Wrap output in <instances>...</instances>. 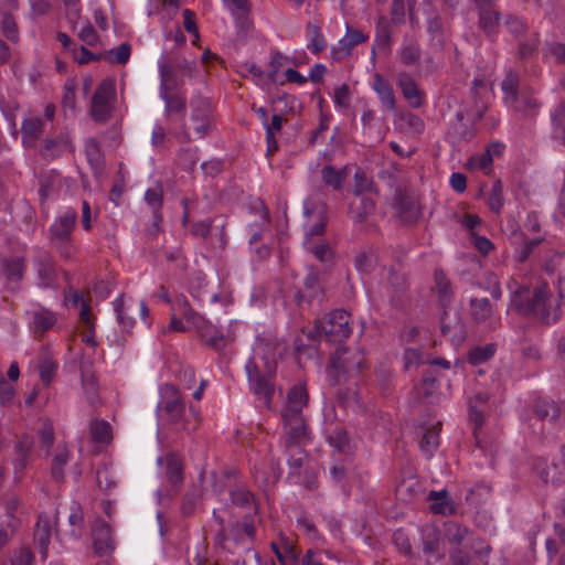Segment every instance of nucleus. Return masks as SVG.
<instances>
[{
  "mask_svg": "<svg viewBox=\"0 0 565 565\" xmlns=\"http://www.w3.org/2000/svg\"><path fill=\"white\" fill-rule=\"evenodd\" d=\"M96 482L99 489L103 490L106 494L113 492L117 487L116 476L108 467H102L97 469Z\"/></svg>",
  "mask_w": 565,
  "mask_h": 565,
  "instance_id": "49",
  "label": "nucleus"
},
{
  "mask_svg": "<svg viewBox=\"0 0 565 565\" xmlns=\"http://www.w3.org/2000/svg\"><path fill=\"white\" fill-rule=\"evenodd\" d=\"M191 120L195 124L196 138H204L213 128L210 103L203 97L191 100Z\"/></svg>",
  "mask_w": 565,
  "mask_h": 565,
  "instance_id": "11",
  "label": "nucleus"
},
{
  "mask_svg": "<svg viewBox=\"0 0 565 565\" xmlns=\"http://www.w3.org/2000/svg\"><path fill=\"white\" fill-rule=\"evenodd\" d=\"M57 370V363L51 359H44L39 365L40 379L45 385H50Z\"/></svg>",
  "mask_w": 565,
  "mask_h": 565,
  "instance_id": "64",
  "label": "nucleus"
},
{
  "mask_svg": "<svg viewBox=\"0 0 565 565\" xmlns=\"http://www.w3.org/2000/svg\"><path fill=\"white\" fill-rule=\"evenodd\" d=\"M504 26L515 39H521L527 32L526 23L520 17L513 14H508L504 18Z\"/></svg>",
  "mask_w": 565,
  "mask_h": 565,
  "instance_id": "58",
  "label": "nucleus"
},
{
  "mask_svg": "<svg viewBox=\"0 0 565 565\" xmlns=\"http://www.w3.org/2000/svg\"><path fill=\"white\" fill-rule=\"evenodd\" d=\"M77 220V212L74 209L66 210L50 226V241L64 239L72 237L73 230Z\"/></svg>",
  "mask_w": 565,
  "mask_h": 565,
  "instance_id": "15",
  "label": "nucleus"
},
{
  "mask_svg": "<svg viewBox=\"0 0 565 565\" xmlns=\"http://www.w3.org/2000/svg\"><path fill=\"white\" fill-rule=\"evenodd\" d=\"M21 505V500L17 495H10L4 502V515L1 520L20 526V520L17 516L18 510Z\"/></svg>",
  "mask_w": 565,
  "mask_h": 565,
  "instance_id": "57",
  "label": "nucleus"
},
{
  "mask_svg": "<svg viewBox=\"0 0 565 565\" xmlns=\"http://www.w3.org/2000/svg\"><path fill=\"white\" fill-rule=\"evenodd\" d=\"M1 32L8 41L18 43L20 40L19 26L15 22L14 17L10 13V10H3L1 13Z\"/></svg>",
  "mask_w": 565,
  "mask_h": 565,
  "instance_id": "45",
  "label": "nucleus"
},
{
  "mask_svg": "<svg viewBox=\"0 0 565 565\" xmlns=\"http://www.w3.org/2000/svg\"><path fill=\"white\" fill-rule=\"evenodd\" d=\"M157 412L168 423L181 425L188 434L195 431L199 427V413L193 407H190L188 412L185 411L180 392L171 384L161 387V399Z\"/></svg>",
  "mask_w": 565,
  "mask_h": 565,
  "instance_id": "2",
  "label": "nucleus"
},
{
  "mask_svg": "<svg viewBox=\"0 0 565 565\" xmlns=\"http://www.w3.org/2000/svg\"><path fill=\"white\" fill-rule=\"evenodd\" d=\"M285 454L288 456L287 463L289 466L290 475H298L303 466V461L306 458V454L305 450L302 449V446H294L289 450L285 448Z\"/></svg>",
  "mask_w": 565,
  "mask_h": 565,
  "instance_id": "53",
  "label": "nucleus"
},
{
  "mask_svg": "<svg viewBox=\"0 0 565 565\" xmlns=\"http://www.w3.org/2000/svg\"><path fill=\"white\" fill-rule=\"evenodd\" d=\"M93 545L99 556L110 555L115 551L113 530L105 521H97L94 525Z\"/></svg>",
  "mask_w": 565,
  "mask_h": 565,
  "instance_id": "13",
  "label": "nucleus"
},
{
  "mask_svg": "<svg viewBox=\"0 0 565 565\" xmlns=\"http://www.w3.org/2000/svg\"><path fill=\"white\" fill-rule=\"evenodd\" d=\"M375 212V202L369 196H358L349 207V215L355 223H363Z\"/></svg>",
  "mask_w": 565,
  "mask_h": 565,
  "instance_id": "28",
  "label": "nucleus"
},
{
  "mask_svg": "<svg viewBox=\"0 0 565 565\" xmlns=\"http://www.w3.org/2000/svg\"><path fill=\"white\" fill-rule=\"evenodd\" d=\"M145 201L151 207L153 213V218L156 221H162V202H163V190L160 184L149 188L145 193Z\"/></svg>",
  "mask_w": 565,
  "mask_h": 565,
  "instance_id": "42",
  "label": "nucleus"
},
{
  "mask_svg": "<svg viewBox=\"0 0 565 565\" xmlns=\"http://www.w3.org/2000/svg\"><path fill=\"white\" fill-rule=\"evenodd\" d=\"M470 313L477 323L489 322L491 328H495V323L492 321L493 307L488 298H471Z\"/></svg>",
  "mask_w": 565,
  "mask_h": 565,
  "instance_id": "25",
  "label": "nucleus"
},
{
  "mask_svg": "<svg viewBox=\"0 0 565 565\" xmlns=\"http://www.w3.org/2000/svg\"><path fill=\"white\" fill-rule=\"evenodd\" d=\"M71 146V138L67 132H60L55 137H46L40 154L45 160L58 158L66 148Z\"/></svg>",
  "mask_w": 565,
  "mask_h": 565,
  "instance_id": "21",
  "label": "nucleus"
},
{
  "mask_svg": "<svg viewBox=\"0 0 565 565\" xmlns=\"http://www.w3.org/2000/svg\"><path fill=\"white\" fill-rule=\"evenodd\" d=\"M306 35L308 39L307 49L311 53L318 54L327 47V41L319 25L308 22L306 25Z\"/></svg>",
  "mask_w": 565,
  "mask_h": 565,
  "instance_id": "38",
  "label": "nucleus"
},
{
  "mask_svg": "<svg viewBox=\"0 0 565 565\" xmlns=\"http://www.w3.org/2000/svg\"><path fill=\"white\" fill-rule=\"evenodd\" d=\"M391 22L386 17H380L376 22L375 44L381 49L390 47L392 42Z\"/></svg>",
  "mask_w": 565,
  "mask_h": 565,
  "instance_id": "46",
  "label": "nucleus"
},
{
  "mask_svg": "<svg viewBox=\"0 0 565 565\" xmlns=\"http://www.w3.org/2000/svg\"><path fill=\"white\" fill-rule=\"evenodd\" d=\"M328 441L331 447L341 454H347L350 449L349 435L347 429L342 426H335L328 435Z\"/></svg>",
  "mask_w": 565,
  "mask_h": 565,
  "instance_id": "44",
  "label": "nucleus"
},
{
  "mask_svg": "<svg viewBox=\"0 0 565 565\" xmlns=\"http://www.w3.org/2000/svg\"><path fill=\"white\" fill-rule=\"evenodd\" d=\"M158 70L160 76L159 93H174L181 89L183 82L178 79L174 64L171 61L161 58L158 62Z\"/></svg>",
  "mask_w": 565,
  "mask_h": 565,
  "instance_id": "19",
  "label": "nucleus"
},
{
  "mask_svg": "<svg viewBox=\"0 0 565 565\" xmlns=\"http://www.w3.org/2000/svg\"><path fill=\"white\" fill-rule=\"evenodd\" d=\"M32 318L35 331H39L41 333H44L45 331L51 329L56 322L54 312L44 308L34 310L32 312Z\"/></svg>",
  "mask_w": 565,
  "mask_h": 565,
  "instance_id": "43",
  "label": "nucleus"
},
{
  "mask_svg": "<svg viewBox=\"0 0 565 565\" xmlns=\"http://www.w3.org/2000/svg\"><path fill=\"white\" fill-rule=\"evenodd\" d=\"M507 287L511 294L510 305L518 313L535 317L545 324L554 323L559 319V306L552 298L546 284L531 288L510 278Z\"/></svg>",
  "mask_w": 565,
  "mask_h": 565,
  "instance_id": "1",
  "label": "nucleus"
},
{
  "mask_svg": "<svg viewBox=\"0 0 565 565\" xmlns=\"http://www.w3.org/2000/svg\"><path fill=\"white\" fill-rule=\"evenodd\" d=\"M533 411L541 420H547L551 424H555L561 417L559 405L545 397H540L534 402Z\"/></svg>",
  "mask_w": 565,
  "mask_h": 565,
  "instance_id": "26",
  "label": "nucleus"
},
{
  "mask_svg": "<svg viewBox=\"0 0 565 565\" xmlns=\"http://www.w3.org/2000/svg\"><path fill=\"white\" fill-rule=\"evenodd\" d=\"M160 98L164 102V113L168 117L178 115L182 119L186 113V96L182 89L174 93H159Z\"/></svg>",
  "mask_w": 565,
  "mask_h": 565,
  "instance_id": "24",
  "label": "nucleus"
},
{
  "mask_svg": "<svg viewBox=\"0 0 565 565\" xmlns=\"http://www.w3.org/2000/svg\"><path fill=\"white\" fill-rule=\"evenodd\" d=\"M434 281L436 290L438 295L439 302L443 307L448 306L454 298V291L451 287L450 280L447 278L446 274L443 269H436L434 273Z\"/></svg>",
  "mask_w": 565,
  "mask_h": 565,
  "instance_id": "33",
  "label": "nucleus"
},
{
  "mask_svg": "<svg viewBox=\"0 0 565 565\" xmlns=\"http://www.w3.org/2000/svg\"><path fill=\"white\" fill-rule=\"evenodd\" d=\"M321 178L326 185L331 186L333 190H340L342 188L344 175L334 167L324 166L321 170Z\"/></svg>",
  "mask_w": 565,
  "mask_h": 565,
  "instance_id": "54",
  "label": "nucleus"
},
{
  "mask_svg": "<svg viewBox=\"0 0 565 565\" xmlns=\"http://www.w3.org/2000/svg\"><path fill=\"white\" fill-rule=\"evenodd\" d=\"M0 271L9 282L17 284L21 281L25 271L24 258L12 257L1 259Z\"/></svg>",
  "mask_w": 565,
  "mask_h": 565,
  "instance_id": "27",
  "label": "nucleus"
},
{
  "mask_svg": "<svg viewBox=\"0 0 565 565\" xmlns=\"http://www.w3.org/2000/svg\"><path fill=\"white\" fill-rule=\"evenodd\" d=\"M303 213L306 217H308L306 234L309 236L322 235L328 222L327 205L322 202L311 203L309 201H305Z\"/></svg>",
  "mask_w": 565,
  "mask_h": 565,
  "instance_id": "12",
  "label": "nucleus"
},
{
  "mask_svg": "<svg viewBox=\"0 0 565 565\" xmlns=\"http://www.w3.org/2000/svg\"><path fill=\"white\" fill-rule=\"evenodd\" d=\"M420 57V49L417 43L408 42L404 44L401 53L399 61L405 65H412L418 62Z\"/></svg>",
  "mask_w": 565,
  "mask_h": 565,
  "instance_id": "61",
  "label": "nucleus"
},
{
  "mask_svg": "<svg viewBox=\"0 0 565 565\" xmlns=\"http://www.w3.org/2000/svg\"><path fill=\"white\" fill-rule=\"evenodd\" d=\"M89 431L92 439L96 443L107 444L111 440V426L106 420L92 422Z\"/></svg>",
  "mask_w": 565,
  "mask_h": 565,
  "instance_id": "50",
  "label": "nucleus"
},
{
  "mask_svg": "<svg viewBox=\"0 0 565 565\" xmlns=\"http://www.w3.org/2000/svg\"><path fill=\"white\" fill-rule=\"evenodd\" d=\"M364 354L360 351H350L348 348H338L331 358V370L329 375L335 383H340L341 377H354L358 375L364 364Z\"/></svg>",
  "mask_w": 565,
  "mask_h": 565,
  "instance_id": "7",
  "label": "nucleus"
},
{
  "mask_svg": "<svg viewBox=\"0 0 565 565\" xmlns=\"http://www.w3.org/2000/svg\"><path fill=\"white\" fill-rule=\"evenodd\" d=\"M372 88L385 110L394 111L396 109V97L393 86L380 73L374 74Z\"/></svg>",
  "mask_w": 565,
  "mask_h": 565,
  "instance_id": "20",
  "label": "nucleus"
},
{
  "mask_svg": "<svg viewBox=\"0 0 565 565\" xmlns=\"http://www.w3.org/2000/svg\"><path fill=\"white\" fill-rule=\"evenodd\" d=\"M495 352V344L488 343L483 347L472 348L467 356L468 362L471 365H479L489 361Z\"/></svg>",
  "mask_w": 565,
  "mask_h": 565,
  "instance_id": "48",
  "label": "nucleus"
},
{
  "mask_svg": "<svg viewBox=\"0 0 565 565\" xmlns=\"http://www.w3.org/2000/svg\"><path fill=\"white\" fill-rule=\"evenodd\" d=\"M388 287L391 290V301L396 306L399 305L408 288L406 276L397 273L395 269H391L388 275Z\"/></svg>",
  "mask_w": 565,
  "mask_h": 565,
  "instance_id": "35",
  "label": "nucleus"
},
{
  "mask_svg": "<svg viewBox=\"0 0 565 565\" xmlns=\"http://www.w3.org/2000/svg\"><path fill=\"white\" fill-rule=\"evenodd\" d=\"M68 524L70 531L67 535L72 540H79L84 534V513L78 502L73 501L70 507Z\"/></svg>",
  "mask_w": 565,
  "mask_h": 565,
  "instance_id": "34",
  "label": "nucleus"
},
{
  "mask_svg": "<svg viewBox=\"0 0 565 565\" xmlns=\"http://www.w3.org/2000/svg\"><path fill=\"white\" fill-rule=\"evenodd\" d=\"M68 460L70 451L65 447L57 446L51 463V476L56 482L64 481V467L66 466Z\"/></svg>",
  "mask_w": 565,
  "mask_h": 565,
  "instance_id": "40",
  "label": "nucleus"
},
{
  "mask_svg": "<svg viewBox=\"0 0 565 565\" xmlns=\"http://www.w3.org/2000/svg\"><path fill=\"white\" fill-rule=\"evenodd\" d=\"M369 39L366 34L360 30L347 26L345 35L339 41L338 45L331 50L332 57L340 60L351 55L352 49Z\"/></svg>",
  "mask_w": 565,
  "mask_h": 565,
  "instance_id": "17",
  "label": "nucleus"
},
{
  "mask_svg": "<svg viewBox=\"0 0 565 565\" xmlns=\"http://www.w3.org/2000/svg\"><path fill=\"white\" fill-rule=\"evenodd\" d=\"M500 13L487 7L479 8V26L490 39H494L499 30Z\"/></svg>",
  "mask_w": 565,
  "mask_h": 565,
  "instance_id": "32",
  "label": "nucleus"
},
{
  "mask_svg": "<svg viewBox=\"0 0 565 565\" xmlns=\"http://www.w3.org/2000/svg\"><path fill=\"white\" fill-rule=\"evenodd\" d=\"M276 349V341L270 335H257L256 338V344H255V352L260 351L264 358L274 359V351Z\"/></svg>",
  "mask_w": 565,
  "mask_h": 565,
  "instance_id": "63",
  "label": "nucleus"
},
{
  "mask_svg": "<svg viewBox=\"0 0 565 565\" xmlns=\"http://www.w3.org/2000/svg\"><path fill=\"white\" fill-rule=\"evenodd\" d=\"M285 424V448L302 446L309 438V431L302 414L281 415Z\"/></svg>",
  "mask_w": 565,
  "mask_h": 565,
  "instance_id": "9",
  "label": "nucleus"
},
{
  "mask_svg": "<svg viewBox=\"0 0 565 565\" xmlns=\"http://www.w3.org/2000/svg\"><path fill=\"white\" fill-rule=\"evenodd\" d=\"M484 87L483 81L475 79L473 87L471 88V95L475 99V106L466 111H458L456 115L457 124L452 125L449 130V137L452 141L460 143L462 141H469L475 132L472 129H468L462 121L466 119L471 126L476 125L486 114L488 105L482 99L478 98L477 87Z\"/></svg>",
  "mask_w": 565,
  "mask_h": 565,
  "instance_id": "6",
  "label": "nucleus"
},
{
  "mask_svg": "<svg viewBox=\"0 0 565 565\" xmlns=\"http://www.w3.org/2000/svg\"><path fill=\"white\" fill-rule=\"evenodd\" d=\"M33 265L39 279V287L53 288L57 280V271L51 253L43 248H35Z\"/></svg>",
  "mask_w": 565,
  "mask_h": 565,
  "instance_id": "8",
  "label": "nucleus"
},
{
  "mask_svg": "<svg viewBox=\"0 0 565 565\" xmlns=\"http://www.w3.org/2000/svg\"><path fill=\"white\" fill-rule=\"evenodd\" d=\"M174 306H177L179 313L194 326L199 327L203 322V318L190 307L183 295L175 298Z\"/></svg>",
  "mask_w": 565,
  "mask_h": 565,
  "instance_id": "51",
  "label": "nucleus"
},
{
  "mask_svg": "<svg viewBox=\"0 0 565 565\" xmlns=\"http://www.w3.org/2000/svg\"><path fill=\"white\" fill-rule=\"evenodd\" d=\"M232 503L246 509L248 511L257 512L258 507L255 500V495L245 487H238L230 491Z\"/></svg>",
  "mask_w": 565,
  "mask_h": 565,
  "instance_id": "37",
  "label": "nucleus"
},
{
  "mask_svg": "<svg viewBox=\"0 0 565 565\" xmlns=\"http://www.w3.org/2000/svg\"><path fill=\"white\" fill-rule=\"evenodd\" d=\"M264 373L260 372L255 358H250L245 364L250 391L263 399L264 405L269 406L274 395V384L270 379L276 371V362L273 359L264 358Z\"/></svg>",
  "mask_w": 565,
  "mask_h": 565,
  "instance_id": "5",
  "label": "nucleus"
},
{
  "mask_svg": "<svg viewBox=\"0 0 565 565\" xmlns=\"http://www.w3.org/2000/svg\"><path fill=\"white\" fill-rule=\"evenodd\" d=\"M501 90L505 105L524 117H533L539 113L541 103L535 97L532 87L521 85L520 76L516 72L510 70L507 72L502 83Z\"/></svg>",
  "mask_w": 565,
  "mask_h": 565,
  "instance_id": "3",
  "label": "nucleus"
},
{
  "mask_svg": "<svg viewBox=\"0 0 565 565\" xmlns=\"http://www.w3.org/2000/svg\"><path fill=\"white\" fill-rule=\"evenodd\" d=\"M440 550V533L435 527L423 530V552L425 555L438 553Z\"/></svg>",
  "mask_w": 565,
  "mask_h": 565,
  "instance_id": "47",
  "label": "nucleus"
},
{
  "mask_svg": "<svg viewBox=\"0 0 565 565\" xmlns=\"http://www.w3.org/2000/svg\"><path fill=\"white\" fill-rule=\"evenodd\" d=\"M427 32L429 35L430 46L434 50L441 52L445 49L446 41L443 20L438 13H434L427 19Z\"/></svg>",
  "mask_w": 565,
  "mask_h": 565,
  "instance_id": "29",
  "label": "nucleus"
},
{
  "mask_svg": "<svg viewBox=\"0 0 565 565\" xmlns=\"http://www.w3.org/2000/svg\"><path fill=\"white\" fill-rule=\"evenodd\" d=\"M305 288L310 292V298H322V289L319 285V271L315 267H309L308 274L305 277Z\"/></svg>",
  "mask_w": 565,
  "mask_h": 565,
  "instance_id": "55",
  "label": "nucleus"
},
{
  "mask_svg": "<svg viewBox=\"0 0 565 565\" xmlns=\"http://www.w3.org/2000/svg\"><path fill=\"white\" fill-rule=\"evenodd\" d=\"M52 536V524L51 520L45 513H41L38 518L33 531V542L35 547L39 550L42 559H46L49 553V545Z\"/></svg>",
  "mask_w": 565,
  "mask_h": 565,
  "instance_id": "16",
  "label": "nucleus"
},
{
  "mask_svg": "<svg viewBox=\"0 0 565 565\" xmlns=\"http://www.w3.org/2000/svg\"><path fill=\"white\" fill-rule=\"evenodd\" d=\"M115 95V84L113 79H104L95 90L92 102L106 103L109 104V100Z\"/></svg>",
  "mask_w": 565,
  "mask_h": 565,
  "instance_id": "59",
  "label": "nucleus"
},
{
  "mask_svg": "<svg viewBox=\"0 0 565 565\" xmlns=\"http://www.w3.org/2000/svg\"><path fill=\"white\" fill-rule=\"evenodd\" d=\"M544 56L557 64H565V43L548 41L543 47Z\"/></svg>",
  "mask_w": 565,
  "mask_h": 565,
  "instance_id": "56",
  "label": "nucleus"
},
{
  "mask_svg": "<svg viewBox=\"0 0 565 565\" xmlns=\"http://www.w3.org/2000/svg\"><path fill=\"white\" fill-rule=\"evenodd\" d=\"M114 310L117 316V321L125 331H130L134 327L135 320L131 317L126 316L124 295L117 297L114 302Z\"/></svg>",
  "mask_w": 565,
  "mask_h": 565,
  "instance_id": "60",
  "label": "nucleus"
},
{
  "mask_svg": "<svg viewBox=\"0 0 565 565\" xmlns=\"http://www.w3.org/2000/svg\"><path fill=\"white\" fill-rule=\"evenodd\" d=\"M158 465L166 467V479L173 487L182 484L184 479V465L180 456L174 452L168 454L166 457H159L157 459Z\"/></svg>",
  "mask_w": 565,
  "mask_h": 565,
  "instance_id": "18",
  "label": "nucleus"
},
{
  "mask_svg": "<svg viewBox=\"0 0 565 565\" xmlns=\"http://www.w3.org/2000/svg\"><path fill=\"white\" fill-rule=\"evenodd\" d=\"M307 391L301 386H294L287 395V403L281 415L302 414V408L307 406Z\"/></svg>",
  "mask_w": 565,
  "mask_h": 565,
  "instance_id": "30",
  "label": "nucleus"
},
{
  "mask_svg": "<svg viewBox=\"0 0 565 565\" xmlns=\"http://www.w3.org/2000/svg\"><path fill=\"white\" fill-rule=\"evenodd\" d=\"M372 192H374L373 181L370 180L363 172H355L353 194L355 196H364V193Z\"/></svg>",
  "mask_w": 565,
  "mask_h": 565,
  "instance_id": "62",
  "label": "nucleus"
},
{
  "mask_svg": "<svg viewBox=\"0 0 565 565\" xmlns=\"http://www.w3.org/2000/svg\"><path fill=\"white\" fill-rule=\"evenodd\" d=\"M397 86L401 88L404 98L412 105L414 108H419L423 104L422 97L423 93L419 90L414 78L402 72L397 76Z\"/></svg>",
  "mask_w": 565,
  "mask_h": 565,
  "instance_id": "23",
  "label": "nucleus"
},
{
  "mask_svg": "<svg viewBox=\"0 0 565 565\" xmlns=\"http://www.w3.org/2000/svg\"><path fill=\"white\" fill-rule=\"evenodd\" d=\"M441 430V423L427 428L419 441V448L426 458L430 459L439 447V433Z\"/></svg>",
  "mask_w": 565,
  "mask_h": 565,
  "instance_id": "31",
  "label": "nucleus"
},
{
  "mask_svg": "<svg viewBox=\"0 0 565 565\" xmlns=\"http://www.w3.org/2000/svg\"><path fill=\"white\" fill-rule=\"evenodd\" d=\"M552 137L565 146V103H561L552 114Z\"/></svg>",
  "mask_w": 565,
  "mask_h": 565,
  "instance_id": "41",
  "label": "nucleus"
},
{
  "mask_svg": "<svg viewBox=\"0 0 565 565\" xmlns=\"http://www.w3.org/2000/svg\"><path fill=\"white\" fill-rule=\"evenodd\" d=\"M85 154L87 162L95 173L102 172L105 163L104 153L98 141L89 138L85 142Z\"/></svg>",
  "mask_w": 565,
  "mask_h": 565,
  "instance_id": "36",
  "label": "nucleus"
},
{
  "mask_svg": "<svg viewBox=\"0 0 565 565\" xmlns=\"http://www.w3.org/2000/svg\"><path fill=\"white\" fill-rule=\"evenodd\" d=\"M34 446L33 437L22 435L13 447L12 465L14 475L22 473L30 463Z\"/></svg>",
  "mask_w": 565,
  "mask_h": 565,
  "instance_id": "14",
  "label": "nucleus"
},
{
  "mask_svg": "<svg viewBox=\"0 0 565 565\" xmlns=\"http://www.w3.org/2000/svg\"><path fill=\"white\" fill-rule=\"evenodd\" d=\"M351 333V315L343 309H337L324 315L313 330L309 331L308 338L312 341L324 339L330 343L341 344Z\"/></svg>",
  "mask_w": 565,
  "mask_h": 565,
  "instance_id": "4",
  "label": "nucleus"
},
{
  "mask_svg": "<svg viewBox=\"0 0 565 565\" xmlns=\"http://www.w3.org/2000/svg\"><path fill=\"white\" fill-rule=\"evenodd\" d=\"M392 206L404 224H414L422 216L418 202L404 191H397L395 193Z\"/></svg>",
  "mask_w": 565,
  "mask_h": 565,
  "instance_id": "10",
  "label": "nucleus"
},
{
  "mask_svg": "<svg viewBox=\"0 0 565 565\" xmlns=\"http://www.w3.org/2000/svg\"><path fill=\"white\" fill-rule=\"evenodd\" d=\"M282 470L280 467V462L278 458H271L268 470H262L257 469L255 471V479L262 483L263 486L268 484H276L280 477H281Z\"/></svg>",
  "mask_w": 565,
  "mask_h": 565,
  "instance_id": "39",
  "label": "nucleus"
},
{
  "mask_svg": "<svg viewBox=\"0 0 565 565\" xmlns=\"http://www.w3.org/2000/svg\"><path fill=\"white\" fill-rule=\"evenodd\" d=\"M131 53V46L129 43L125 42L121 43L117 49H111L109 51H106L103 53L104 60L110 62L124 65L129 61Z\"/></svg>",
  "mask_w": 565,
  "mask_h": 565,
  "instance_id": "52",
  "label": "nucleus"
},
{
  "mask_svg": "<svg viewBox=\"0 0 565 565\" xmlns=\"http://www.w3.org/2000/svg\"><path fill=\"white\" fill-rule=\"evenodd\" d=\"M43 129L44 121L42 118L38 116L25 118L21 125L23 146L26 148L35 147L38 140L43 134Z\"/></svg>",
  "mask_w": 565,
  "mask_h": 565,
  "instance_id": "22",
  "label": "nucleus"
}]
</instances>
